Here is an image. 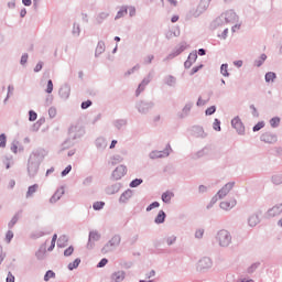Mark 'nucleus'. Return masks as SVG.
<instances>
[{
	"instance_id": "412c9836",
	"label": "nucleus",
	"mask_w": 282,
	"mask_h": 282,
	"mask_svg": "<svg viewBox=\"0 0 282 282\" xmlns=\"http://www.w3.org/2000/svg\"><path fill=\"white\" fill-rule=\"evenodd\" d=\"M276 78V74L269 72L265 74V82L267 83H272Z\"/></svg>"
},
{
	"instance_id": "39448f33",
	"label": "nucleus",
	"mask_w": 282,
	"mask_h": 282,
	"mask_svg": "<svg viewBox=\"0 0 282 282\" xmlns=\"http://www.w3.org/2000/svg\"><path fill=\"white\" fill-rule=\"evenodd\" d=\"M237 206V199L230 198L229 200H224L220 203V208L223 210H230Z\"/></svg>"
},
{
	"instance_id": "c85d7f7f",
	"label": "nucleus",
	"mask_w": 282,
	"mask_h": 282,
	"mask_svg": "<svg viewBox=\"0 0 282 282\" xmlns=\"http://www.w3.org/2000/svg\"><path fill=\"white\" fill-rule=\"evenodd\" d=\"M7 142H8V139L6 138V135L0 134V147H1V149H6Z\"/></svg>"
},
{
	"instance_id": "37998d69",
	"label": "nucleus",
	"mask_w": 282,
	"mask_h": 282,
	"mask_svg": "<svg viewBox=\"0 0 282 282\" xmlns=\"http://www.w3.org/2000/svg\"><path fill=\"white\" fill-rule=\"evenodd\" d=\"M107 263H109V260H107L106 258L101 259L100 262L97 264V268H105V265H107Z\"/></svg>"
},
{
	"instance_id": "2eb2a0df",
	"label": "nucleus",
	"mask_w": 282,
	"mask_h": 282,
	"mask_svg": "<svg viewBox=\"0 0 282 282\" xmlns=\"http://www.w3.org/2000/svg\"><path fill=\"white\" fill-rule=\"evenodd\" d=\"M120 236H113L110 241L108 242L107 246H111V247H116V246H120Z\"/></svg>"
},
{
	"instance_id": "c9c22d12",
	"label": "nucleus",
	"mask_w": 282,
	"mask_h": 282,
	"mask_svg": "<svg viewBox=\"0 0 282 282\" xmlns=\"http://www.w3.org/2000/svg\"><path fill=\"white\" fill-rule=\"evenodd\" d=\"M72 254H74V247L70 246L64 251V257H72Z\"/></svg>"
},
{
	"instance_id": "49530a36",
	"label": "nucleus",
	"mask_w": 282,
	"mask_h": 282,
	"mask_svg": "<svg viewBox=\"0 0 282 282\" xmlns=\"http://www.w3.org/2000/svg\"><path fill=\"white\" fill-rule=\"evenodd\" d=\"M195 237H196V239H202V237H204V231H203V229L196 230Z\"/></svg>"
},
{
	"instance_id": "de8ad7c7",
	"label": "nucleus",
	"mask_w": 282,
	"mask_h": 282,
	"mask_svg": "<svg viewBox=\"0 0 282 282\" xmlns=\"http://www.w3.org/2000/svg\"><path fill=\"white\" fill-rule=\"evenodd\" d=\"M260 58H261V62H258V63H257V67H261L262 63L265 62V59L268 58V56H267L265 54H262V55L260 56Z\"/></svg>"
},
{
	"instance_id": "0e129e2a",
	"label": "nucleus",
	"mask_w": 282,
	"mask_h": 282,
	"mask_svg": "<svg viewBox=\"0 0 282 282\" xmlns=\"http://www.w3.org/2000/svg\"><path fill=\"white\" fill-rule=\"evenodd\" d=\"M118 144V141L112 140L110 144V149H116V145Z\"/></svg>"
},
{
	"instance_id": "c03bdc74",
	"label": "nucleus",
	"mask_w": 282,
	"mask_h": 282,
	"mask_svg": "<svg viewBox=\"0 0 282 282\" xmlns=\"http://www.w3.org/2000/svg\"><path fill=\"white\" fill-rule=\"evenodd\" d=\"M91 107V100L82 102V109H89Z\"/></svg>"
},
{
	"instance_id": "ddd939ff",
	"label": "nucleus",
	"mask_w": 282,
	"mask_h": 282,
	"mask_svg": "<svg viewBox=\"0 0 282 282\" xmlns=\"http://www.w3.org/2000/svg\"><path fill=\"white\" fill-rule=\"evenodd\" d=\"M166 219V214L161 210L159 212L156 218H155V224H164V220Z\"/></svg>"
},
{
	"instance_id": "f704fd0d",
	"label": "nucleus",
	"mask_w": 282,
	"mask_h": 282,
	"mask_svg": "<svg viewBox=\"0 0 282 282\" xmlns=\"http://www.w3.org/2000/svg\"><path fill=\"white\" fill-rule=\"evenodd\" d=\"M54 91V84L52 83V79L47 82V88H46V94H52Z\"/></svg>"
},
{
	"instance_id": "9d476101",
	"label": "nucleus",
	"mask_w": 282,
	"mask_h": 282,
	"mask_svg": "<svg viewBox=\"0 0 282 282\" xmlns=\"http://www.w3.org/2000/svg\"><path fill=\"white\" fill-rule=\"evenodd\" d=\"M124 281V272L118 271L111 275V282Z\"/></svg>"
},
{
	"instance_id": "5fc2aeb1",
	"label": "nucleus",
	"mask_w": 282,
	"mask_h": 282,
	"mask_svg": "<svg viewBox=\"0 0 282 282\" xmlns=\"http://www.w3.org/2000/svg\"><path fill=\"white\" fill-rule=\"evenodd\" d=\"M171 21H172L173 23H177V22L180 21V15H173L172 19H171Z\"/></svg>"
},
{
	"instance_id": "a878e982",
	"label": "nucleus",
	"mask_w": 282,
	"mask_h": 282,
	"mask_svg": "<svg viewBox=\"0 0 282 282\" xmlns=\"http://www.w3.org/2000/svg\"><path fill=\"white\" fill-rule=\"evenodd\" d=\"M220 74H223V76H229L228 73V64H223L220 67Z\"/></svg>"
},
{
	"instance_id": "6e6552de",
	"label": "nucleus",
	"mask_w": 282,
	"mask_h": 282,
	"mask_svg": "<svg viewBox=\"0 0 282 282\" xmlns=\"http://www.w3.org/2000/svg\"><path fill=\"white\" fill-rule=\"evenodd\" d=\"M262 142H267L268 144H274L276 142V135L265 132L261 135Z\"/></svg>"
},
{
	"instance_id": "7ed1b4c3",
	"label": "nucleus",
	"mask_w": 282,
	"mask_h": 282,
	"mask_svg": "<svg viewBox=\"0 0 282 282\" xmlns=\"http://www.w3.org/2000/svg\"><path fill=\"white\" fill-rule=\"evenodd\" d=\"M231 127L236 129V131L241 135L246 132V127H243V122H241V119L239 117H236L231 120Z\"/></svg>"
},
{
	"instance_id": "69168bd1",
	"label": "nucleus",
	"mask_w": 282,
	"mask_h": 282,
	"mask_svg": "<svg viewBox=\"0 0 282 282\" xmlns=\"http://www.w3.org/2000/svg\"><path fill=\"white\" fill-rule=\"evenodd\" d=\"M198 55H199V56H205V55H206V51H205L204 48H200V50L198 51Z\"/></svg>"
},
{
	"instance_id": "4468645a",
	"label": "nucleus",
	"mask_w": 282,
	"mask_h": 282,
	"mask_svg": "<svg viewBox=\"0 0 282 282\" xmlns=\"http://www.w3.org/2000/svg\"><path fill=\"white\" fill-rule=\"evenodd\" d=\"M174 194L172 192H165L162 195V202H164L165 204H169V202H171V199H173Z\"/></svg>"
},
{
	"instance_id": "a211bd4d",
	"label": "nucleus",
	"mask_w": 282,
	"mask_h": 282,
	"mask_svg": "<svg viewBox=\"0 0 282 282\" xmlns=\"http://www.w3.org/2000/svg\"><path fill=\"white\" fill-rule=\"evenodd\" d=\"M98 239H100V234H98V231H91L89 234V242L91 243V241H98Z\"/></svg>"
},
{
	"instance_id": "4d7b16f0",
	"label": "nucleus",
	"mask_w": 282,
	"mask_h": 282,
	"mask_svg": "<svg viewBox=\"0 0 282 282\" xmlns=\"http://www.w3.org/2000/svg\"><path fill=\"white\" fill-rule=\"evenodd\" d=\"M11 151H12V153H18L19 147H17V144H13V145L11 147Z\"/></svg>"
},
{
	"instance_id": "13d9d810",
	"label": "nucleus",
	"mask_w": 282,
	"mask_h": 282,
	"mask_svg": "<svg viewBox=\"0 0 282 282\" xmlns=\"http://www.w3.org/2000/svg\"><path fill=\"white\" fill-rule=\"evenodd\" d=\"M14 186H17V182H15L14 180H11V181L9 182V187H10V188H14Z\"/></svg>"
},
{
	"instance_id": "f03ea898",
	"label": "nucleus",
	"mask_w": 282,
	"mask_h": 282,
	"mask_svg": "<svg viewBox=\"0 0 282 282\" xmlns=\"http://www.w3.org/2000/svg\"><path fill=\"white\" fill-rule=\"evenodd\" d=\"M235 188V182L227 183L213 198V202H217V199H223V197H226L228 193H230Z\"/></svg>"
},
{
	"instance_id": "bb28decb",
	"label": "nucleus",
	"mask_w": 282,
	"mask_h": 282,
	"mask_svg": "<svg viewBox=\"0 0 282 282\" xmlns=\"http://www.w3.org/2000/svg\"><path fill=\"white\" fill-rule=\"evenodd\" d=\"M263 127H265V122L263 121H259L254 127H253V131H261V129H263Z\"/></svg>"
},
{
	"instance_id": "79ce46f5",
	"label": "nucleus",
	"mask_w": 282,
	"mask_h": 282,
	"mask_svg": "<svg viewBox=\"0 0 282 282\" xmlns=\"http://www.w3.org/2000/svg\"><path fill=\"white\" fill-rule=\"evenodd\" d=\"M177 240V238L175 236L169 237L166 239V243L167 246H173V243Z\"/></svg>"
},
{
	"instance_id": "473e14b6",
	"label": "nucleus",
	"mask_w": 282,
	"mask_h": 282,
	"mask_svg": "<svg viewBox=\"0 0 282 282\" xmlns=\"http://www.w3.org/2000/svg\"><path fill=\"white\" fill-rule=\"evenodd\" d=\"M153 208H160V203L154 202V203L150 204V205L147 207V212L149 213V212L153 210Z\"/></svg>"
},
{
	"instance_id": "4be33fe9",
	"label": "nucleus",
	"mask_w": 282,
	"mask_h": 282,
	"mask_svg": "<svg viewBox=\"0 0 282 282\" xmlns=\"http://www.w3.org/2000/svg\"><path fill=\"white\" fill-rule=\"evenodd\" d=\"M94 210H102L105 208V202H96L93 205Z\"/></svg>"
},
{
	"instance_id": "774afa93",
	"label": "nucleus",
	"mask_w": 282,
	"mask_h": 282,
	"mask_svg": "<svg viewBox=\"0 0 282 282\" xmlns=\"http://www.w3.org/2000/svg\"><path fill=\"white\" fill-rule=\"evenodd\" d=\"M205 191H206V186L200 185V186H199V192H200V193H205Z\"/></svg>"
},
{
	"instance_id": "c756f323",
	"label": "nucleus",
	"mask_w": 282,
	"mask_h": 282,
	"mask_svg": "<svg viewBox=\"0 0 282 282\" xmlns=\"http://www.w3.org/2000/svg\"><path fill=\"white\" fill-rule=\"evenodd\" d=\"M141 183H142V180H140V178L133 180V181L130 183V187H131V188H135V187L140 186Z\"/></svg>"
},
{
	"instance_id": "58836bf2",
	"label": "nucleus",
	"mask_w": 282,
	"mask_h": 282,
	"mask_svg": "<svg viewBox=\"0 0 282 282\" xmlns=\"http://www.w3.org/2000/svg\"><path fill=\"white\" fill-rule=\"evenodd\" d=\"M13 238H14V234L12 231H8L6 235L7 242L10 243V241H12Z\"/></svg>"
},
{
	"instance_id": "0eeeda50",
	"label": "nucleus",
	"mask_w": 282,
	"mask_h": 282,
	"mask_svg": "<svg viewBox=\"0 0 282 282\" xmlns=\"http://www.w3.org/2000/svg\"><path fill=\"white\" fill-rule=\"evenodd\" d=\"M213 265V261H210V258H203L198 262V270H208Z\"/></svg>"
},
{
	"instance_id": "680f3d73",
	"label": "nucleus",
	"mask_w": 282,
	"mask_h": 282,
	"mask_svg": "<svg viewBox=\"0 0 282 282\" xmlns=\"http://www.w3.org/2000/svg\"><path fill=\"white\" fill-rule=\"evenodd\" d=\"M227 36H228V29H225L221 34V39H227Z\"/></svg>"
},
{
	"instance_id": "3c124183",
	"label": "nucleus",
	"mask_w": 282,
	"mask_h": 282,
	"mask_svg": "<svg viewBox=\"0 0 282 282\" xmlns=\"http://www.w3.org/2000/svg\"><path fill=\"white\" fill-rule=\"evenodd\" d=\"M20 63L21 65H25V63H28V54L22 55Z\"/></svg>"
},
{
	"instance_id": "9b49d317",
	"label": "nucleus",
	"mask_w": 282,
	"mask_h": 282,
	"mask_svg": "<svg viewBox=\"0 0 282 282\" xmlns=\"http://www.w3.org/2000/svg\"><path fill=\"white\" fill-rule=\"evenodd\" d=\"M195 61H197V52H193L188 55V59L185 62V67H191Z\"/></svg>"
},
{
	"instance_id": "338daca9",
	"label": "nucleus",
	"mask_w": 282,
	"mask_h": 282,
	"mask_svg": "<svg viewBox=\"0 0 282 282\" xmlns=\"http://www.w3.org/2000/svg\"><path fill=\"white\" fill-rule=\"evenodd\" d=\"M25 14H28V11L25 9H23L21 12H20V17H25Z\"/></svg>"
},
{
	"instance_id": "e433bc0d",
	"label": "nucleus",
	"mask_w": 282,
	"mask_h": 282,
	"mask_svg": "<svg viewBox=\"0 0 282 282\" xmlns=\"http://www.w3.org/2000/svg\"><path fill=\"white\" fill-rule=\"evenodd\" d=\"M36 118H39V116L36 115V112H34L33 110H30L29 112V120L31 122H34V120H36Z\"/></svg>"
},
{
	"instance_id": "f257e3e1",
	"label": "nucleus",
	"mask_w": 282,
	"mask_h": 282,
	"mask_svg": "<svg viewBox=\"0 0 282 282\" xmlns=\"http://www.w3.org/2000/svg\"><path fill=\"white\" fill-rule=\"evenodd\" d=\"M217 240L219 242V246L226 247L230 246L232 237H230V234L227 230H220L217 235Z\"/></svg>"
},
{
	"instance_id": "f3484780",
	"label": "nucleus",
	"mask_w": 282,
	"mask_h": 282,
	"mask_svg": "<svg viewBox=\"0 0 282 282\" xmlns=\"http://www.w3.org/2000/svg\"><path fill=\"white\" fill-rule=\"evenodd\" d=\"M164 83L165 85H169L170 87H173V85H175V77L167 75L164 78Z\"/></svg>"
},
{
	"instance_id": "09e8293b",
	"label": "nucleus",
	"mask_w": 282,
	"mask_h": 282,
	"mask_svg": "<svg viewBox=\"0 0 282 282\" xmlns=\"http://www.w3.org/2000/svg\"><path fill=\"white\" fill-rule=\"evenodd\" d=\"M72 171V165H68L63 172L62 177H65V175H68V173Z\"/></svg>"
},
{
	"instance_id": "393cba45",
	"label": "nucleus",
	"mask_w": 282,
	"mask_h": 282,
	"mask_svg": "<svg viewBox=\"0 0 282 282\" xmlns=\"http://www.w3.org/2000/svg\"><path fill=\"white\" fill-rule=\"evenodd\" d=\"M54 276H56V273H54L52 270H48L44 275V281H50V279H54Z\"/></svg>"
},
{
	"instance_id": "bf43d9fd",
	"label": "nucleus",
	"mask_w": 282,
	"mask_h": 282,
	"mask_svg": "<svg viewBox=\"0 0 282 282\" xmlns=\"http://www.w3.org/2000/svg\"><path fill=\"white\" fill-rule=\"evenodd\" d=\"M199 69H202V65H200V66H197V67L192 68V74H197V72H199Z\"/></svg>"
},
{
	"instance_id": "aec40b11",
	"label": "nucleus",
	"mask_w": 282,
	"mask_h": 282,
	"mask_svg": "<svg viewBox=\"0 0 282 282\" xmlns=\"http://www.w3.org/2000/svg\"><path fill=\"white\" fill-rule=\"evenodd\" d=\"M78 265H80V259L77 258L74 260V262H70L68 264V270H76V268H78Z\"/></svg>"
},
{
	"instance_id": "a18cd8bd",
	"label": "nucleus",
	"mask_w": 282,
	"mask_h": 282,
	"mask_svg": "<svg viewBox=\"0 0 282 282\" xmlns=\"http://www.w3.org/2000/svg\"><path fill=\"white\" fill-rule=\"evenodd\" d=\"M138 69H140V66L138 65L132 67L130 70L126 73V76H131V74H133V72H138Z\"/></svg>"
},
{
	"instance_id": "6ab92c4d",
	"label": "nucleus",
	"mask_w": 282,
	"mask_h": 282,
	"mask_svg": "<svg viewBox=\"0 0 282 282\" xmlns=\"http://www.w3.org/2000/svg\"><path fill=\"white\" fill-rule=\"evenodd\" d=\"M57 246H58L59 248H65V246H67V237L61 236V237L58 238Z\"/></svg>"
},
{
	"instance_id": "5701e85b",
	"label": "nucleus",
	"mask_w": 282,
	"mask_h": 282,
	"mask_svg": "<svg viewBox=\"0 0 282 282\" xmlns=\"http://www.w3.org/2000/svg\"><path fill=\"white\" fill-rule=\"evenodd\" d=\"M56 239H58V236L55 234L52 238V241H51V246L50 248L47 249L48 252H52V250H54V248H56Z\"/></svg>"
},
{
	"instance_id": "864d4df0",
	"label": "nucleus",
	"mask_w": 282,
	"mask_h": 282,
	"mask_svg": "<svg viewBox=\"0 0 282 282\" xmlns=\"http://www.w3.org/2000/svg\"><path fill=\"white\" fill-rule=\"evenodd\" d=\"M23 6L30 7L32 6V0H22Z\"/></svg>"
},
{
	"instance_id": "b1692460",
	"label": "nucleus",
	"mask_w": 282,
	"mask_h": 282,
	"mask_svg": "<svg viewBox=\"0 0 282 282\" xmlns=\"http://www.w3.org/2000/svg\"><path fill=\"white\" fill-rule=\"evenodd\" d=\"M270 124L271 127L276 128L279 127V124H281V119L279 117L272 118L270 120Z\"/></svg>"
},
{
	"instance_id": "f8f14e48",
	"label": "nucleus",
	"mask_w": 282,
	"mask_h": 282,
	"mask_svg": "<svg viewBox=\"0 0 282 282\" xmlns=\"http://www.w3.org/2000/svg\"><path fill=\"white\" fill-rule=\"evenodd\" d=\"M248 224L251 228H254V226H257V224H259V216L257 215H251L248 219Z\"/></svg>"
},
{
	"instance_id": "2f4dec72",
	"label": "nucleus",
	"mask_w": 282,
	"mask_h": 282,
	"mask_svg": "<svg viewBox=\"0 0 282 282\" xmlns=\"http://www.w3.org/2000/svg\"><path fill=\"white\" fill-rule=\"evenodd\" d=\"M153 58H154V56L150 54V55L144 57L143 63L145 65H151V63H153Z\"/></svg>"
},
{
	"instance_id": "cd10ccee",
	"label": "nucleus",
	"mask_w": 282,
	"mask_h": 282,
	"mask_svg": "<svg viewBox=\"0 0 282 282\" xmlns=\"http://www.w3.org/2000/svg\"><path fill=\"white\" fill-rule=\"evenodd\" d=\"M61 199V192H56L50 199L51 204H55V202H58Z\"/></svg>"
},
{
	"instance_id": "dca6fc26",
	"label": "nucleus",
	"mask_w": 282,
	"mask_h": 282,
	"mask_svg": "<svg viewBox=\"0 0 282 282\" xmlns=\"http://www.w3.org/2000/svg\"><path fill=\"white\" fill-rule=\"evenodd\" d=\"M36 191H39L37 184L30 186L26 192V197H32V195H34V193H36Z\"/></svg>"
},
{
	"instance_id": "ea45409f",
	"label": "nucleus",
	"mask_w": 282,
	"mask_h": 282,
	"mask_svg": "<svg viewBox=\"0 0 282 282\" xmlns=\"http://www.w3.org/2000/svg\"><path fill=\"white\" fill-rule=\"evenodd\" d=\"M124 14H127V8L121 9L117 15L116 19H121V17H124Z\"/></svg>"
},
{
	"instance_id": "603ef678",
	"label": "nucleus",
	"mask_w": 282,
	"mask_h": 282,
	"mask_svg": "<svg viewBox=\"0 0 282 282\" xmlns=\"http://www.w3.org/2000/svg\"><path fill=\"white\" fill-rule=\"evenodd\" d=\"M7 282H14V275L11 272L8 273Z\"/></svg>"
},
{
	"instance_id": "a19ab883",
	"label": "nucleus",
	"mask_w": 282,
	"mask_h": 282,
	"mask_svg": "<svg viewBox=\"0 0 282 282\" xmlns=\"http://www.w3.org/2000/svg\"><path fill=\"white\" fill-rule=\"evenodd\" d=\"M151 158L152 159H154V158H164V153L154 151V152L151 153Z\"/></svg>"
},
{
	"instance_id": "e2e57ef3",
	"label": "nucleus",
	"mask_w": 282,
	"mask_h": 282,
	"mask_svg": "<svg viewBox=\"0 0 282 282\" xmlns=\"http://www.w3.org/2000/svg\"><path fill=\"white\" fill-rule=\"evenodd\" d=\"M250 109H252L253 116H259V112H257V108L254 106H250Z\"/></svg>"
},
{
	"instance_id": "7c9ffc66",
	"label": "nucleus",
	"mask_w": 282,
	"mask_h": 282,
	"mask_svg": "<svg viewBox=\"0 0 282 282\" xmlns=\"http://www.w3.org/2000/svg\"><path fill=\"white\" fill-rule=\"evenodd\" d=\"M213 127H214L215 131H221V122H219V119L214 120Z\"/></svg>"
},
{
	"instance_id": "052dcab7",
	"label": "nucleus",
	"mask_w": 282,
	"mask_h": 282,
	"mask_svg": "<svg viewBox=\"0 0 282 282\" xmlns=\"http://www.w3.org/2000/svg\"><path fill=\"white\" fill-rule=\"evenodd\" d=\"M273 182H274V184H281V177L274 176Z\"/></svg>"
},
{
	"instance_id": "1a4fd4ad",
	"label": "nucleus",
	"mask_w": 282,
	"mask_h": 282,
	"mask_svg": "<svg viewBox=\"0 0 282 282\" xmlns=\"http://www.w3.org/2000/svg\"><path fill=\"white\" fill-rule=\"evenodd\" d=\"M282 213V204L273 206L269 212V217H279Z\"/></svg>"
},
{
	"instance_id": "423d86ee",
	"label": "nucleus",
	"mask_w": 282,
	"mask_h": 282,
	"mask_svg": "<svg viewBox=\"0 0 282 282\" xmlns=\"http://www.w3.org/2000/svg\"><path fill=\"white\" fill-rule=\"evenodd\" d=\"M208 8H210V0H200L197 10H196V14L199 15L202 14V12H206V10H208Z\"/></svg>"
},
{
	"instance_id": "8fccbe9b",
	"label": "nucleus",
	"mask_w": 282,
	"mask_h": 282,
	"mask_svg": "<svg viewBox=\"0 0 282 282\" xmlns=\"http://www.w3.org/2000/svg\"><path fill=\"white\" fill-rule=\"evenodd\" d=\"M43 69V62H39L34 68V72H41Z\"/></svg>"
},
{
	"instance_id": "72a5a7b5",
	"label": "nucleus",
	"mask_w": 282,
	"mask_h": 282,
	"mask_svg": "<svg viewBox=\"0 0 282 282\" xmlns=\"http://www.w3.org/2000/svg\"><path fill=\"white\" fill-rule=\"evenodd\" d=\"M163 6H166V3H170L173 8L177 6V0H161Z\"/></svg>"
},
{
	"instance_id": "20e7f679",
	"label": "nucleus",
	"mask_w": 282,
	"mask_h": 282,
	"mask_svg": "<svg viewBox=\"0 0 282 282\" xmlns=\"http://www.w3.org/2000/svg\"><path fill=\"white\" fill-rule=\"evenodd\" d=\"M124 175H127V166H124V165H119L112 172L113 180H122V177H124Z\"/></svg>"
},
{
	"instance_id": "6e6d98bb",
	"label": "nucleus",
	"mask_w": 282,
	"mask_h": 282,
	"mask_svg": "<svg viewBox=\"0 0 282 282\" xmlns=\"http://www.w3.org/2000/svg\"><path fill=\"white\" fill-rule=\"evenodd\" d=\"M129 12H130V17H135V8L131 7L129 9Z\"/></svg>"
},
{
	"instance_id": "4c0bfd02",
	"label": "nucleus",
	"mask_w": 282,
	"mask_h": 282,
	"mask_svg": "<svg viewBox=\"0 0 282 282\" xmlns=\"http://www.w3.org/2000/svg\"><path fill=\"white\" fill-rule=\"evenodd\" d=\"M215 111H217V108L215 106H212L206 109L205 113H206V116H213V113H215Z\"/></svg>"
}]
</instances>
